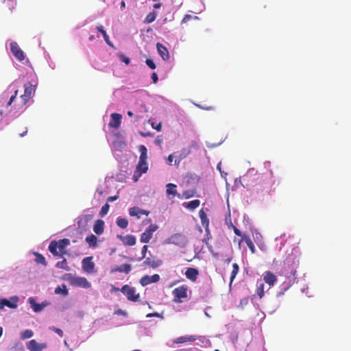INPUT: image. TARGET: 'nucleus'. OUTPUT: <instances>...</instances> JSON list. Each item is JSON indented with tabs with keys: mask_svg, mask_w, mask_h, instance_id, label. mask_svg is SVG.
Instances as JSON below:
<instances>
[{
	"mask_svg": "<svg viewBox=\"0 0 351 351\" xmlns=\"http://www.w3.org/2000/svg\"><path fill=\"white\" fill-rule=\"evenodd\" d=\"M139 152H141V155L139 157V160L136 167V170L133 175V179L135 181H137L138 178L141 176L143 173H145L148 170V165L146 162L147 160V148L145 145H140Z\"/></svg>",
	"mask_w": 351,
	"mask_h": 351,
	"instance_id": "f257e3e1",
	"label": "nucleus"
},
{
	"mask_svg": "<svg viewBox=\"0 0 351 351\" xmlns=\"http://www.w3.org/2000/svg\"><path fill=\"white\" fill-rule=\"evenodd\" d=\"M70 245L69 239H60L58 241H52L49 245V252L55 256L63 257L67 254L66 247Z\"/></svg>",
	"mask_w": 351,
	"mask_h": 351,
	"instance_id": "f03ea898",
	"label": "nucleus"
},
{
	"mask_svg": "<svg viewBox=\"0 0 351 351\" xmlns=\"http://www.w3.org/2000/svg\"><path fill=\"white\" fill-rule=\"evenodd\" d=\"M66 276V280L72 286L82 288H89L91 286L90 283L84 277L75 276L71 274H67Z\"/></svg>",
	"mask_w": 351,
	"mask_h": 351,
	"instance_id": "7ed1b4c3",
	"label": "nucleus"
},
{
	"mask_svg": "<svg viewBox=\"0 0 351 351\" xmlns=\"http://www.w3.org/2000/svg\"><path fill=\"white\" fill-rule=\"evenodd\" d=\"M120 290L126 296L128 300L132 302H137L139 300L140 294L138 293H136L134 287H130L128 285H125Z\"/></svg>",
	"mask_w": 351,
	"mask_h": 351,
	"instance_id": "20e7f679",
	"label": "nucleus"
},
{
	"mask_svg": "<svg viewBox=\"0 0 351 351\" xmlns=\"http://www.w3.org/2000/svg\"><path fill=\"white\" fill-rule=\"evenodd\" d=\"M24 93L21 95V99L22 104L25 105L34 95L36 86L32 85L31 83H28L24 85Z\"/></svg>",
	"mask_w": 351,
	"mask_h": 351,
	"instance_id": "39448f33",
	"label": "nucleus"
},
{
	"mask_svg": "<svg viewBox=\"0 0 351 351\" xmlns=\"http://www.w3.org/2000/svg\"><path fill=\"white\" fill-rule=\"evenodd\" d=\"M202 339V343H210V341L204 337H198L196 335H185L178 337L173 340L174 343H183L189 341H195L196 340H200Z\"/></svg>",
	"mask_w": 351,
	"mask_h": 351,
	"instance_id": "423d86ee",
	"label": "nucleus"
},
{
	"mask_svg": "<svg viewBox=\"0 0 351 351\" xmlns=\"http://www.w3.org/2000/svg\"><path fill=\"white\" fill-rule=\"evenodd\" d=\"M158 229V226L154 224H151L144 232L141 234V242L147 243L152 238L154 232Z\"/></svg>",
	"mask_w": 351,
	"mask_h": 351,
	"instance_id": "0eeeda50",
	"label": "nucleus"
},
{
	"mask_svg": "<svg viewBox=\"0 0 351 351\" xmlns=\"http://www.w3.org/2000/svg\"><path fill=\"white\" fill-rule=\"evenodd\" d=\"M188 291V286L186 285H181L172 291V293L175 298V301L180 300V299L186 298Z\"/></svg>",
	"mask_w": 351,
	"mask_h": 351,
	"instance_id": "6e6552de",
	"label": "nucleus"
},
{
	"mask_svg": "<svg viewBox=\"0 0 351 351\" xmlns=\"http://www.w3.org/2000/svg\"><path fill=\"white\" fill-rule=\"evenodd\" d=\"M10 50L14 57L19 61H23L25 58V56L23 50L20 48L16 42H12L10 45Z\"/></svg>",
	"mask_w": 351,
	"mask_h": 351,
	"instance_id": "1a4fd4ad",
	"label": "nucleus"
},
{
	"mask_svg": "<svg viewBox=\"0 0 351 351\" xmlns=\"http://www.w3.org/2000/svg\"><path fill=\"white\" fill-rule=\"evenodd\" d=\"M93 257L88 256L82 259V269L87 273L92 274L95 271V264L92 261Z\"/></svg>",
	"mask_w": 351,
	"mask_h": 351,
	"instance_id": "9d476101",
	"label": "nucleus"
},
{
	"mask_svg": "<svg viewBox=\"0 0 351 351\" xmlns=\"http://www.w3.org/2000/svg\"><path fill=\"white\" fill-rule=\"evenodd\" d=\"M19 302V298L17 296H12L10 298V300L7 299H3L0 301V308H3V306H6L11 308H15L17 306V302Z\"/></svg>",
	"mask_w": 351,
	"mask_h": 351,
	"instance_id": "9b49d317",
	"label": "nucleus"
},
{
	"mask_svg": "<svg viewBox=\"0 0 351 351\" xmlns=\"http://www.w3.org/2000/svg\"><path fill=\"white\" fill-rule=\"evenodd\" d=\"M256 181V183L255 184V186L257 187V189H256L257 190L261 189L258 187V186H260L261 187L263 186V189H268L271 186L270 182L267 180V178L263 175H260V174L257 175Z\"/></svg>",
	"mask_w": 351,
	"mask_h": 351,
	"instance_id": "f8f14e48",
	"label": "nucleus"
},
{
	"mask_svg": "<svg viewBox=\"0 0 351 351\" xmlns=\"http://www.w3.org/2000/svg\"><path fill=\"white\" fill-rule=\"evenodd\" d=\"M27 347L30 351H42L47 348V345L39 343L35 339H32L28 342Z\"/></svg>",
	"mask_w": 351,
	"mask_h": 351,
	"instance_id": "ddd939ff",
	"label": "nucleus"
},
{
	"mask_svg": "<svg viewBox=\"0 0 351 351\" xmlns=\"http://www.w3.org/2000/svg\"><path fill=\"white\" fill-rule=\"evenodd\" d=\"M156 49L158 53L161 56L163 60L167 61L169 60L170 55L167 48L165 46H164L162 44L160 43H158L156 44Z\"/></svg>",
	"mask_w": 351,
	"mask_h": 351,
	"instance_id": "4468645a",
	"label": "nucleus"
},
{
	"mask_svg": "<svg viewBox=\"0 0 351 351\" xmlns=\"http://www.w3.org/2000/svg\"><path fill=\"white\" fill-rule=\"evenodd\" d=\"M161 260L155 258H147L143 263L144 267H149L152 268H157L162 265Z\"/></svg>",
	"mask_w": 351,
	"mask_h": 351,
	"instance_id": "2eb2a0df",
	"label": "nucleus"
},
{
	"mask_svg": "<svg viewBox=\"0 0 351 351\" xmlns=\"http://www.w3.org/2000/svg\"><path fill=\"white\" fill-rule=\"evenodd\" d=\"M184 274L186 278L192 282H195L199 275V270L193 267H187Z\"/></svg>",
	"mask_w": 351,
	"mask_h": 351,
	"instance_id": "dca6fc26",
	"label": "nucleus"
},
{
	"mask_svg": "<svg viewBox=\"0 0 351 351\" xmlns=\"http://www.w3.org/2000/svg\"><path fill=\"white\" fill-rule=\"evenodd\" d=\"M129 214L132 217H137L140 218L141 215H146L147 216L149 214V212L146 210L141 209L137 206L132 207L129 209Z\"/></svg>",
	"mask_w": 351,
	"mask_h": 351,
	"instance_id": "f3484780",
	"label": "nucleus"
},
{
	"mask_svg": "<svg viewBox=\"0 0 351 351\" xmlns=\"http://www.w3.org/2000/svg\"><path fill=\"white\" fill-rule=\"evenodd\" d=\"M111 118L112 120L109 123V126L112 128H119L121 122V114L118 113H112L111 114Z\"/></svg>",
	"mask_w": 351,
	"mask_h": 351,
	"instance_id": "a211bd4d",
	"label": "nucleus"
},
{
	"mask_svg": "<svg viewBox=\"0 0 351 351\" xmlns=\"http://www.w3.org/2000/svg\"><path fill=\"white\" fill-rule=\"evenodd\" d=\"M263 280L269 286H273L277 281V277L273 272L268 271L264 273Z\"/></svg>",
	"mask_w": 351,
	"mask_h": 351,
	"instance_id": "6ab92c4d",
	"label": "nucleus"
},
{
	"mask_svg": "<svg viewBox=\"0 0 351 351\" xmlns=\"http://www.w3.org/2000/svg\"><path fill=\"white\" fill-rule=\"evenodd\" d=\"M28 302L29 303L33 311L36 313L41 311L46 306V303L38 304L35 299L32 297L29 298Z\"/></svg>",
	"mask_w": 351,
	"mask_h": 351,
	"instance_id": "aec40b11",
	"label": "nucleus"
},
{
	"mask_svg": "<svg viewBox=\"0 0 351 351\" xmlns=\"http://www.w3.org/2000/svg\"><path fill=\"white\" fill-rule=\"evenodd\" d=\"M191 153V149L187 148H183L180 154L177 156V158L174 160V165L176 167H178L181 160L185 158Z\"/></svg>",
	"mask_w": 351,
	"mask_h": 351,
	"instance_id": "412c9836",
	"label": "nucleus"
},
{
	"mask_svg": "<svg viewBox=\"0 0 351 351\" xmlns=\"http://www.w3.org/2000/svg\"><path fill=\"white\" fill-rule=\"evenodd\" d=\"M119 237L124 245L132 246L136 243V237L132 234H128L124 237L119 236Z\"/></svg>",
	"mask_w": 351,
	"mask_h": 351,
	"instance_id": "4be33fe9",
	"label": "nucleus"
},
{
	"mask_svg": "<svg viewBox=\"0 0 351 351\" xmlns=\"http://www.w3.org/2000/svg\"><path fill=\"white\" fill-rule=\"evenodd\" d=\"M104 221L101 219L97 220L93 226V231L95 234L100 235L104 232Z\"/></svg>",
	"mask_w": 351,
	"mask_h": 351,
	"instance_id": "5701e85b",
	"label": "nucleus"
},
{
	"mask_svg": "<svg viewBox=\"0 0 351 351\" xmlns=\"http://www.w3.org/2000/svg\"><path fill=\"white\" fill-rule=\"evenodd\" d=\"M166 187H167V190H166L167 195H172L173 197L176 195H178V197H180V195L178 194V193H177V190H176L177 186L175 184L169 183L166 185Z\"/></svg>",
	"mask_w": 351,
	"mask_h": 351,
	"instance_id": "b1692460",
	"label": "nucleus"
},
{
	"mask_svg": "<svg viewBox=\"0 0 351 351\" xmlns=\"http://www.w3.org/2000/svg\"><path fill=\"white\" fill-rule=\"evenodd\" d=\"M199 215L202 226L206 230H208L209 226V219L207 217L206 213L204 212L203 209H202L199 210Z\"/></svg>",
	"mask_w": 351,
	"mask_h": 351,
	"instance_id": "393cba45",
	"label": "nucleus"
},
{
	"mask_svg": "<svg viewBox=\"0 0 351 351\" xmlns=\"http://www.w3.org/2000/svg\"><path fill=\"white\" fill-rule=\"evenodd\" d=\"M131 271V265L130 264H123L119 267H117L112 269V272H124L128 274Z\"/></svg>",
	"mask_w": 351,
	"mask_h": 351,
	"instance_id": "a878e982",
	"label": "nucleus"
},
{
	"mask_svg": "<svg viewBox=\"0 0 351 351\" xmlns=\"http://www.w3.org/2000/svg\"><path fill=\"white\" fill-rule=\"evenodd\" d=\"M96 29L98 32H101L103 35L104 39L107 45L110 47H113L112 43L110 42L108 35L107 34L106 30H104V27L102 25L97 26Z\"/></svg>",
	"mask_w": 351,
	"mask_h": 351,
	"instance_id": "bb28decb",
	"label": "nucleus"
},
{
	"mask_svg": "<svg viewBox=\"0 0 351 351\" xmlns=\"http://www.w3.org/2000/svg\"><path fill=\"white\" fill-rule=\"evenodd\" d=\"M200 205V201L199 199H194L191 202H189L187 203H184L183 206L189 209V210H194L199 207Z\"/></svg>",
	"mask_w": 351,
	"mask_h": 351,
	"instance_id": "cd10ccee",
	"label": "nucleus"
},
{
	"mask_svg": "<svg viewBox=\"0 0 351 351\" xmlns=\"http://www.w3.org/2000/svg\"><path fill=\"white\" fill-rule=\"evenodd\" d=\"M85 240L90 247H96L97 246V238L94 234L87 236Z\"/></svg>",
	"mask_w": 351,
	"mask_h": 351,
	"instance_id": "c85d7f7f",
	"label": "nucleus"
},
{
	"mask_svg": "<svg viewBox=\"0 0 351 351\" xmlns=\"http://www.w3.org/2000/svg\"><path fill=\"white\" fill-rule=\"evenodd\" d=\"M243 240L245 242L246 245L250 248L251 252L252 254H254L256 252V249H255V246H254L252 241L251 240L250 237L249 236L244 235L243 237Z\"/></svg>",
	"mask_w": 351,
	"mask_h": 351,
	"instance_id": "c756f323",
	"label": "nucleus"
},
{
	"mask_svg": "<svg viewBox=\"0 0 351 351\" xmlns=\"http://www.w3.org/2000/svg\"><path fill=\"white\" fill-rule=\"evenodd\" d=\"M183 239L184 237L180 234H174L169 238L171 242L175 244H179Z\"/></svg>",
	"mask_w": 351,
	"mask_h": 351,
	"instance_id": "7c9ffc66",
	"label": "nucleus"
},
{
	"mask_svg": "<svg viewBox=\"0 0 351 351\" xmlns=\"http://www.w3.org/2000/svg\"><path fill=\"white\" fill-rule=\"evenodd\" d=\"M239 270V267L237 263H234L232 264V271L230 274V284L231 285L233 282L234 279L235 278L237 274H238Z\"/></svg>",
	"mask_w": 351,
	"mask_h": 351,
	"instance_id": "2f4dec72",
	"label": "nucleus"
},
{
	"mask_svg": "<svg viewBox=\"0 0 351 351\" xmlns=\"http://www.w3.org/2000/svg\"><path fill=\"white\" fill-rule=\"evenodd\" d=\"M56 267L58 268V269H64L66 271H69L70 270V267L68 266L67 261H66V260L65 258H64L61 261H58L56 264Z\"/></svg>",
	"mask_w": 351,
	"mask_h": 351,
	"instance_id": "473e14b6",
	"label": "nucleus"
},
{
	"mask_svg": "<svg viewBox=\"0 0 351 351\" xmlns=\"http://www.w3.org/2000/svg\"><path fill=\"white\" fill-rule=\"evenodd\" d=\"M117 225L121 228H126L128 226V221L125 218L118 217L117 219Z\"/></svg>",
	"mask_w": 351,
	"mask_h": 351,
	"instance_id": "72a5a7b5",
	"label": "nucleus"
},
{
	"mask_svg": "<svg viewBox=\"0 0 351 351\" xmlns=\"http://www.w3.org/2000/svg\"><path fill=\"white\" fill-rule=\"evenodd\" d=\"M55 293L60 294L62 293L63 295H68V289L66 288V286L65 285H62V287H57L55 289L54 291Z\"/></svg>",
	"mask_w": 351,
	"mask_h": 351,
	"instance_id": "f704fd0d",
	"label": "nucleus"
},
{
	"mask_svg": "<svg viewBox=\"0 0 351 351\" xmlns=\"http://www.w3.org/2000/svg\"><path fill=\"white\" fill-rule=\"evenodd\" d=\"M156 13L155 12H149L145 19L144 22L147 24L151 23L156 20Z\"/></svg>",
	"mask_w": 351,
	"mask_h": 351,
	"instance_id": "c9c22d12",
	"label": "nucleus"
},
{
	"mask_svg": "<svg viewBox=\"0 0 351 351\" xmlns=\"http://www.w3.org/2000/svg\"><path fill=\"white\" fill-rule=\"evenodd\" d=\"M10 10H12L16 6V0H0Z\"/></svg>",
	"mask_w": 351,
	"mask_h": 351,
	"instance_id": "e433bc0d",
	"label": "nucleus"
},
{
	"mask_svg": "<svg viewBox=\"0 0 351 351\" xmlns=\"http://www.w3.org/2000/svg\"><path fill=\"white\" fill-rule=\"evenodd\" d=\"M34 255L36 256V262L39 264H42L45 266L47 265V263L45 261V258L38 252H35Z\"/></svg>",
	"mask_w": 351,
	"mask_h": 351,
	"instance_id": "4c0bfd02",
	"label": "nucleus"
},
{
	"mask_svg": "<svg viewBox=\"0 0 351 351\" xmlns=\"http://www.w3.org/2000/svg\"><path fill=\"white\" fill-rule=\"evenodd\" d=\"M34 335V332L32 330L27 329L23 331L21 333V338L22 339H29Z\"/></svg>",
	"mask_w": 351,
	"mask_h": 351,
	"instance_id": "58836bf2",
	"label": "nucleus"
},
{
	"mask_svg": "<svg viewBox=\"0 0 351 351\" xmlns=\"http://www.w3.org/2000/svg\"><path fill=\"white\" fill-rule=\"evenodd\" d=\"M140 283L143 287L147 286V285L151 283L149 276L148 275H145L143 276L140 280Z\"/></svg>",
	"mask_w": 351,
	"mask_h": 351,
	"instance_id": "ea45409f",
	"label": "nucleus"
},
{
	"mask_svg": "<svg viewBox=\"0 0 351 351\" xmlns=\"http://www.w3.org/2000/svg\"><path fill=\"white\" fill-rule=\"evenodd\" d=\"M256 293L260 298H262L264 296V285L263 283L258 286L256 289Z\"/></svg>",
	"mask_w": 351,
	"mask_h": 351,
	"instance_id": "a19ab883",
	"label": "nucleus"
},
{
	"mask_svg": "<svg viewBox=\"0 0 351 351\" xmlns=\"http://www.w3.org/2000/svg\"><path fill=\"white\" fill-rule=\"evenodd\" d=\"M109 208H110V206L108 203H106L102 207H101V209L100 210V213H99V215L101 216V217H104L105 216L108 210H109Z\"/></svg>",
	"mask_w": 351,
	"mask_h": 351,
	"instance_id": "79ce46f5",
	"label": "nucleus"
},
{
	"mask_svg": "<svg viewBox=\"0 0 351 351\" xmlns=\"http://www.w3.org/2000/svg\"><path fill=\"white\" fill-rule=\"evenodd\" d=\"M146 64L152 69H155L156 66L154 61L149 58L146 59L145 60Z\"/></svg>",
	"mask_w": 351,
	"mask_h": 351,
	"instance_id": "37998d69",
	"label": "nucleus"
},
{
	"mask_svg": "<svg viewBox=\"0 0 351 351\" xmlns=\"http://www.w3.org/2000/svg\"><path fill=\"white\" fill-rule=\"evenodd\" d=\"M119 59L121 62H124L125 64H129L130 63V59L123 54H121L119 56Z\"/></svg>",
	"mask_w": 351,
	"mask_h": 351,
	"instance_id": "c03bdc74",
	"label": "nucleus"
},
{
	"mask_svg": "<svg viewBox=\"0 0 351 351\" xmlns=\"http://www.w3.org/2000/svg\"><path fill=\"white\" fill-rule=\"evenodd\" d=\"M182 195L186 199H189L194 195V192L192 191H185L183 192Z\"/></svg>",
	"mask_w": 351,
	"mask_h": 351,
	"instance_id": "a18cd8bd",
	"label": "nucleus"
},
{
	"mask_svg": "<svg viewBox=\"0 0 351 351\" xmlns=\"http://www.w3.org/2000/svg\"><path fill=\"white\" fill-rule=\"evenodd\" d=\"M151 283L152 282H157L160 280V276L157 274H155L152 275V276H149Z\"/></svg>",
	"mask_w": 351,
	"mask_h": 351,
	"instance_id": "49530a36",
	"label": "nucleus"
},
{
	"mask_svg": "<svg viewBox=\"0 0 351 351\" xmlns=\"http://www.w3.org/2000/svg\"><path fill=\"white\" fill-rule=\"evenodd\" d=\"M17 94H18V90H15L14 93V95H12L10 97V98L8 102V106H11L12 105V102L14 101L16 97L17 96Z\"/></svg>",
	"mask_w": 351,
	"mask_h": 351,
	"instance_id": "de8ad7c7",
	"label": "nucleus"
},
{
	"mask_svg": "<svg viewBox=\"0 0 351 351\" xmlns=\"http://www.w3.org/2000/svg\"><path fill=\"white\" fill-rule=\"evenodd\" d=\"M147 251V245H143V247L142 248V252H141L142 256L139 258V261L145 257Z\"/></svg>",
	"mask_w": 351,
	"mask_h": 351,
	"instance_id": "09e8293b",
	"label": "nucleus"
},
{
	"mask_svg": "<svg viewBox=\"0 0 351 351\" xmlns=\"http://www.w3.org/2000/svg\"><path fill=\"white\" fill-rule=\"evenodd\" d=\"M118 198H119V195H114V196H109L107 198V202H112L117 200Z\"/></svg>",
	"mask_w": 351,
	"mask_h": 351,
	"instance_id": "8fccbe9b",
	"label": "nucleus"
},
{
	"mask_svg": "<svg viewBox=\"0 0 351 351\" xmlns=\"http://www.w3.org/2000/svg\"><path fill=\"white\" fill-rule=\"evenodd\" d=\"M152 79L153 80V82L154 84H156L158 82V75L156 73L154 72L152 74Z\"/></svg>",
	"mask_w": 351,
	"mask_h": 351,
	"instance_id": "3c124183",
	"label": "nucleus"
},
{
	"mask_svg": "<svg viewBox=\"0 0 351 351\" xmlns=\"http://www.w3.org/2000/svg\"><path fill=\"white\" fill-rule=\"evenodd\" d=\"M234 232L235 233V234H237V236H239V237H241L242 238L243 237L244 235L242 234L241 232L235 226H234Z\"/></svg>",
	"mask_w": 351,
	"mask_h": 351,
	"instance_id": "603ef678",
	"label": "nucleus"
},
{
	"mask_svg": "<svg viewBox=\"0 0 351 351\" xmlns=\"http://www.w3.org/2000/svg\"><path fill=\"white\" fill-rule=\"evenodd\" d=\"M59 336L62 337L63 336V331L58 328H53V329Z\"/></svg>",
	"mask_w": 351,
	"mask_h": 351,
	"instance_id": "864d4df0",
	"label": "nucleus"
},
{
	"mask_svg": "<svg viewBox=\"0 0 351 351\" xmlns=\"http://www.w3.org/2000/svg\"><path fill=\"white\" fill-rule=\"evenodd\" d=\"M191 19V16L189 14H186L182 20V23H186L189 20Z\"/></svg>",
	"mask_w": 351,
	"mask_h": 351,
	"instance_id": "5fc2aeb1",
	"label": "nucleus"
},
{
	"mask_svg": "<svg viewBox=\"0 0 351 351\" xmlns=\"http://www.w3.org/2000/svg\"><path fill=\"white\" fill-rule=\"evenodd\" d=\"M173 156L172 154H170L168 157H167V162L169 165H172V162H173Z\"/></svg>",
	"mask_w": 351,
	"mask_h": 351,
	"instance_id": "6e6d98bb",
	"label": "nucleus"
},
{
	"mask_svg": "<svg viewBox=\"0 0 351 351\" xmlns=\"http://www.w3.org/2000/svg\"><path fill=\"white\" fill-rule=\"evenodd\" d=\"M140 107H141L140 112H146L147 111L146 106L145 105L141 104L140 106Z\"/></svg>",
	"mask_w": 351,
	"mask_h": 351,
	"instance_id": "4d7b16f0",
	"label": "nucleus"
},
{
	"mask_svg": "<svg viewBox=\"0 0 351 351\" xmlns=\"http://www.w3.org/2000/svg\"><path fill=\"white\" fill-rule=\"evenodd\" d=\"M162 141V139L161 138H160V136H158L156 140H155V142L156 144H158L160 145Z\"/></svg>",
	"mask_w": 351,
	"mask_h": 351,
	"instance_id": "13d9d810",
	"label": "nucleus"
},
{
	"mask_svg": "<svg viewBox=\"0 0 351 351\" xmlns=\"http://www.w3.org/2000/svg\"><path fill=\"white\" fill-rule=\"evenodd\" d=\"M27 133V128H25V130L23 131V132L20 133L19 135H20V136L23 137L25 135H26Z\"/></svg>",
	"mask_w": 351,
	"mask_h": 351,
	"instance_id": "bf43d9fd",
	"label": "nucleus"
},
{
	"mask_svg": "<svg viewBox=\"0 0 351 351\" xmlns=\"http://www.w3.org/2000/svg\"><path fill=\"white\" fill-rule=\"evenodd\" d=\"M152 127L154 128L158 131H160L161 130V125L159 123L157 126L154 127V124H152Z\"/></svg>",
	"mask_w": 351,
	"mask_h": 351,
	"instance_id": "052dcab7",
	"label": "nucleus"
},
{
	"mask_svg": "<svg viewBox=\"0 0 351 351\" xmlns=\"http://www.w3.org/2000/svg\"><path fill=\"white\" fill-rule=\"evenodd\" d=\"M152 316H156V317H158L159 316V314L158 313H149L147 315V317H152Z\"/></svg>",
	"mask_w": 351,
	"mask_h": 351,
	"instance_id": "680f3d73",
	"label": "nucleus"
},
{
	"mask_svg": "<svg viewBox=\"0 0 351 351\" xmlns=\"http://www.w3.org/2000/svg\"><path fill=\"white\" fill-rule=\"evenodd\" d=\"M161 5H161V3H155V4L154 5V8L155 9H158V8H160L161 7Z\"/></svg>",
	"mask_w": 351,
	"mask_h": 351,
	"instance_id": "e2e57ef3",
	"label": "nucleus"
},
{
	"mask_svg": "<svg viewBox=\"0 0 351 351\" xmlns=\"http://www.w3.org/2000/svg\"><path fill=\"white\" fill-rule=\"evenodd\" d=\"M121 5V10L125 9V1H122L121 2V5Z\"/></svg>",
	"mask_w": 351,
	"mask_h": 351,
	"instance_id": "0e129e2a",
	"label": "nucleus"
},
{
	"mask_svg": "<svg viewBox=\"0 0 351 351\" xmlns=\"http://www.w3.org/2000/svg\"><path fill=\"white\" fill-rule=\"evenodd\" d=\"M136 119H142V118H143V116H142V115H140V114H137L136 115Z\"/></svg>",
	"mask_w": 351,
	"mask_h": 351,
	"instance_id": "69168bd1",
	"label": "nucleus"
},
{
	"mask_svg": "<svg viewBox=\"0 0 351 351\" xmlns=\"http://www.w3.org/2000/svg\"><path fill=\"white\" fill-rule=\"evenodd\" d=\"M127 114L129 117H132L134 114L133 112L131 111H128Z\"/></svg>",
	"mask_w": 351,
	"mask_h": 351,
	"instance_id": "338daca9",
	"label": "nucleus"
},
{
	"mask_svg": "<svg viewBox=\"0 0 351 351\" xmlns=\"http://www.w3.org/2000/svg\"><path fill=\"white\" fill-rule=\"evenodd\" d=\"M3 334V328L1 326H0V337H1Z\"/></svg>",
	"mask_w": 351,
	"mask_h": 351,
	"instance_id": "774afa93",
	"label": "nucleus"
}]
</instances>
